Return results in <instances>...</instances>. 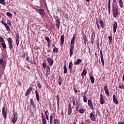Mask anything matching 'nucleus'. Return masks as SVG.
Segmentation results:
<instances>
[{
    "instance_id": "obj_1",
    "label": "nucleus",
    "mask_w": 124,
    "mask_h": 124,
    "mask_svg": "<svg viewBox=\"0 0 124 124\" xmlns=\"http://www.w3.org/2000/svg\"><path fill=\"white\" fill-rule=\"evenodd\" d=\"M74 41H75V36H73V37L71 41L70 48V57L71 58L72 55H73V49H74Z\"/></svg>"
},
{
    "instance_id": "obj_2",
    "label": "nucleus",
    "mask_w": 124,
    "mask_h": 124,
    "mask_svg": "<svg viewBox=\"0 0 124 124\" xmlns=\"http://www.w3.org/2000/svg\"><path fill=\"white\" fill-rule=\"evenodd\" d=\"M71 99L74 106H80V103L78 102L77 97H75V96H72Z\"/></svg>"
},
{
    "instance_id": "obj_3",
    "label": "nucleus",
    "mask_w": 124,
    "mask_h": 124,
    "mask_svg": "<svg viewBox=\"0 0 124 124\" xmlns=\"http://www.w3.org/2000/svg\"><path fill=\"white\" fill-rule=\"evenodd\" d=\"M112 15L113 17L116 18V17H117V16L119 15V9H118V8H117V7L112 6Z\"/></svg>"
},
{
    "instance_id": "obj_4",
    "label": "nucleus",
    "mask_w": 124,
    "mask_h": 124,
    "mask_svg": "<svg viewBox=\"0 0 124 124\" xmlns=\"http://www.w3.org/2000/svg\"><path fill=\"white\" fill-rule=\"evenodd\" d=\"M2 114L3 115V117L5 121L6 120V118H7V113H6V111L5 110V107H3L2 108Z\"/></svg>"
},
{
    "instance_id": "obj_5",
    "label": "nucleus",
    "mask_w": 124,
    "mask_h": 124,
    "mask_svg": "<svg viewBox=\"0 0 124 124\" xmlns=\"http://www.w3.org/2000/svg\"><path fill=\"white\" fill-rule=\"evenodd\" d=\"M0 64L2 67L5 68V66H6V62H5V61H4V59L3 58L0 59Z\"/></svg>"
},
{
    "instance_id": "obj_6",
    "label": "nucleus",
    "mask_w": 124,
    "mask_h": 124,
    "mask_svg": "<svg viewBox=\"0 0 124 124\" xmlns=\"http://www.w3.org/2000/svg\"><path fill=\"white\" fill-rule=\"evenodd\" d=\"M71 113H72V108H71V103H69L68 106V116H70L71 115Z\"/></svg>"
},
{
    "instance_id": "obj_7",
    "label": "nucleus",
    "mask_w": 124,
    "mask_h": 124,
    "mask_svg": "<svg viewBox=\"0 0 124 124\" xmlns=\"http://www.w3.org/2000/svg\"><path fill=\"white\" fill-rule=\"evenodd\" d=\"M89 118H90V120H91V121H93V122H95L96 117H95V115H94V114H93V113L91 112L90 113Z\"/></svg>"
},
{
    "instance_id": "obj_8",
    "label": "nucleus",
    "mask_w": 124,
    "mask_h": 124,
    "mask_svg": "<svg viewBox=\"0 0 124 124\" xmlns=\"http://www.w3.org/2000/svg\"><path fill=\"white\" fill-rule=\"evenodd\" d=\"M104 90L105 92V93L107 96H110V93H109V90H108V87L107 85H105L104 88Z\"/></svg>"
},
{
    "instance_id": "obj_9",
    "label": "nucleus",
    "mask_w": 124,
    "mask_h": 124,
    "mask_svg": "<svg viewBox=\"0 0 124 124\" xmlns=\"http://www.w3.org/2000/svg\"><path fill=\"white\" fill-rule=\"evenodd\" d=\"M46 61L48 62L49 66H52L53 65V64L54 63V60H53V59L50 58H48L46 59Z\"/></svg>"
},
{
    "instance_id": "obj_10",
    "label": "nucleus",
    "mask_w": 124,
    "mask_h": 124,
    "mask_svg": "<svg viewBox=\"0 0 124 124\" xmlns=\"http://www.w3.org/2000/svg\"><path fill=\"white\" fill-rule=\"evenodd\" d=\"M88 105L89 106L91 110H93V102L91 100H88Z\"/></svg>"
},
{
    "instance_id": "obj_11",
    "label": "nucleus",
    "mask_w": 124,
    "mask_h": 124,
    "mask_svg": "<svg viewBox=\"0 0 124 124\" xmlns=\"http://www.w3.org/2000/svg\"><path fill=\"white\" fill-rule=\"evenodd\" d=\"M108 15H110V13H111V0H108Z\"/></svg>"
},
{
    "instance_id": "obj_12",
    "label": "nucleus",
    "mask_w": 124,
    "mask_h": 124,
    "mask_svg": "<svg viewBox=\"0 0 124 124\" xmlns=\"http://www.w3.org/2000/svg\"><path fill=\"white\" fill-rule=\"evenodd\" d=\"M49 75H50V66L47 65L46 66V77H48V76H49Z\"/></svg>"
},
{
    "instance_id": "obj_13",
    "label": "nucleus",
    "mask_w": 124,
    "mask_h": 124,
    "mask_svg": "<svg viewBox=\"0 0 124 124\" xmlns=\"http://www.w3.org/2000/svg\"><path fill=\"white\" fill-rule=\"evenodd\" d=\"M32 91V87H30L27 91L25 92V95L26 96H28L31 93V91Z\"/></svg>"
},
{
    "instance_id": "obj_14",
    "label": "nucleus",
    "mask_w": 124,
    "mask_h": 124,
    "mask_svg": "<svg viewBox=\"0 0 124 124\" xmlns=\"http://www.w3.org/2000/svg\"><path fill=\"white\" fill-rule=\"evenodd\" d=\"M73 68V63L72 62H70L69 63V66H68L69 70L70 73L72 72Z\"/></svg>"
},
{
    "instance_id": "obj_15",
    "label": "nucleus",
    "mask_w": 124,
    "mask_h": 124,
    "mask_svg": "<svg viewBox=\"0 0 124 124\" xmlns=\"http://www.w3.org/2000/svg\"><path fill=\"white\" fill-rule=\"evenodd\" d=\"M95 38V33L94 32H92V35L91 36V43L92 44H93V43L94 42V40Z\"/></svg>"
},
{
    "instance_id": "obj_16",
    "label": "nucleus",
    "mask_w": 124,
    "mask_h": 124,
    "mask_svg": "<svg viewBox=\"0 0 124 124\" xmlns=\"http://www.w3.org/2000/svg\"><path fill=\"white\" fill-rule=\"evenodd\" d=\"M16 41L17 46H19V42H20V37H19V35L17 34L16 36Z\"/></svg>"
},
{
    "instance_id": "obj_17",
    "label": "nucleus",
    "mask_w": 124,
    "mask_h": 124,
    "mask_svg": "<svg viewBox=\"0 0 124 124\" xmlns=\"http://www.w3.org/2000/svg\"><path fill=\"white\" fill-rule=\"evenodd\" d=\"M38 13L40 14V15H41V16H44V15H45V12L44 11V9L42 8L39 9Z\"/></svg>"
},
{
    "instance_id": "obj_18",
    "label": "nucleus",
    "mask_w": 124,
    "mask_h": 124,
    "mask_svg": "<svg viewBox=\"0 0 124 124\" xmlns=\"http://www.w3.org/2000/svg\"><path fill=\"white\" fill-rule=\"evenodd\" d=\"M35 93L36 100L38 102H39V99H40L39 93H38V92L36 90L35 91Z\"/></svg>"
},
{
    "instance_id": "obj_19",
    "label": "nucleus",
    "mask_w": 124,
    "mask_h": 124,
    "mask_svg": "<svg viewBox=\"0 0 124 124\" xmlns=\"http://www.w3.org/2000/svg\"><path fill=\"white\" fill-rule=\"evenodd\" d=\"M56 100H57V106H58V108L59 109V107H60V95L58 94L56 96Z\"/></svg>"
},
{
    "instance_id": "obj_20",
    "label": "nucleus",
    "mask_w": 124,
    "mask_h": 124,
    "mask_svg": "<svg viewBox=\"0 0 124 124\" xmlns=\"http://www.w3.org/2000/svg\"><path fill=\"white\" fill-rule=\"evenodd\" d=\"M113 101L115 104H119V101H118V99L116 98L115 94L113 95Z\"/></svg>"
},
{
    "instance_id": "obj_21",
    "label": "nucleus",
    "mask_w": 124,
    "mask_h": 124,
    "mask_svg": "<svg viewBox=\"0 0 124 124\" xmlns=\"http://www.w3.org/2000/svg\"><path fill=\"white\" fill-rule=\"evenodd\" d=\"M55 24H56V26L57 29H59L60 24H61V21H60V20L56 19V21H55Z\"/></svg>"
},
{
    "instance_id": "obj_22",
    "label": "nucleus",
    "mask_w": 124,
    "mask_h": 124,
    "mask_svg": "<svg viewBox=\"0 0 124 124\" xmlns=\"http://www.w3.org/2000/svg\"><path fill=\"white\" fill-rule=\"evenodd\" d=\"M100 102L101 104H104V102H105V101H104V98H103V96L102 95V94H100Z\"/></svg>"
},
{
    "instance_id": "obj_23",
    "label": "nucleus",
    "mask_w": 124,
    "mask_h": 124,
    "mask_svg": "<svg viewBox=\"0 0 124 124\" xmlns=\"http://www.w3.org/2000/svg\"><path fill=\"white\" fill-rule=\"evenodd\" d=\"M30 103L31 105L32 106V107H33V108H35L36 107V106L35 105V104H34V101H33V99H30Z\"/></svg>"
},
{
    "instance_id": "obj_24",
    "label": "nucleus",
    "mask_w": 124,
    "mask_h": 124,
    "mask_svg": "<svg viewBox=\"0 0 124 124\" xmlns=\"http://www.w3.org/2000/svg\"><path fill=\"white\" fill-rule=\"evenodd\" d=\"M60 40L61 41L62 45H63V43L64 42V35H61Z\"/></svg>"
},
{
    "instance_id": "obj_25",
    "label": "nucleus",
    "mask_w": 124,
    "mask_h": 124,
    "mask_svg": "<svg viewBox=\"0 0 124 124\" xmlns=\"http://www.w3.org/2000/svg\"><path fill=\"white\" fill-rule=\"evenodd\" d=\"M81 75L83 76L82 78H84V76L87 75V70L86 68H84L83 71L81 73Z\"/></svg>"
},
{
    "instance_id": "obj_26",
    "label": "nucleus",
    "mask_w": 124,
    "mask_h": 124,
    "mask_svg": "<svg viewBox=\"0 0 124 124\" xmlns=\"http://www.w3.org/2000/svg\"><path fill=\"white\" fill-rule=\"evenodd\" d=\"M82 62V60L78 59L77 61L74 63L75 65H77L79 64Z\"/></svg>"
},
{
    "instance_id": "obj_27",
    "label": "nucleus",
    "mask_w": 124,
    "mask_h": 124,
    "mask_svg": "<svg viewBox=\"0 0 124 124\" xmlns=\"http://www.w3.org/2000/svg\"><path fill=\"white\" fill-rule=\"evenodd\" d=\"M117 26H118V23L117 22H114L113 24V31H117Z\"/></svg>"
},
{
    "instance_id": "obj_28",
    "label": "nucleus",
    "mask_w": 124,
    "mask_h": 124,
    "mask_svg": "<svg viewBox=\"0 0 124 124\" xmlns=\"http://www.w3.org/2000/svg\"><path fill=\"white\" fill-rule=\"evenodd\" d=\"M83 41L85 45H86L87 44V36L85 34H83Z\"/></svg>"
},
{
    "instance_id": "obj_29",
    "label": "nucleus",
    "mask_w": 124,
    "mask_h": 124,
    "mask_svg": "<svg viewBox=\"0 0 124 124\" xmlns=\"http://www.w3.org/2000/svg\"><path fill=\"white\" fill-rule=\"evenodd\" d=\"M26 61L28 62H30V63H32L31 60V58L29 56H27L26 58Z\"/></svg>"
},
{
    "instance_id": "obj_30",
    "label": "nucleus",
    "mask_w": 124,
    "mask_h": 124,
    "mask_svg": "<svg viewBox=\"0 0 124 124\" xmlns=\"http://www.w3.org/2000/svg\"><path fill=\"white\" fill-rule=\"evenodd\" d=\"M62 78L61 77V76H59V78L58 81V84L59 85V86H61L62 85Z\"/></svg>"
},
{
    "instance_id": "obj_31",
    "label": "nucleus",
    "mask_w": 124,
    "mask_h": 124,
    "mask_svg": "<svg viewBox=\"0 0 124 124\" xmlns=\"http://www.w3.org/2000/svg\"><path fill=\"white\" fill-rule=\"evenodd\" d=\"M63 70H64V74H66V73H67V67H66V65L63 66Z\"/></svg>"
},
{
    "instance_id": "obj_32",
    "label": "nucleus",
    "mask_w": 124,
    "mask_h": 124,
    "mask_svg": "<svg viewBox=\"0 0 124 124\" xmlns=\"http://www.w3.org/2000/svg\"><path fill=\"white\" fill-rule=\"evenodd\" d=\"M90 80H91V81L92 83V84L94 83V78L93 77V76H91L90 77Z\"/></svg>"
},
{
    "instance_id": "obj_33",
    "label": "nucleus",
    "mask_w": 124,
    "mask_h": 124,
    "mask_svg": "<svg viewBox=\"0 0 124 124\" xmlns=\"http://www.w3.org/2000/svg\"><path fill=\"white\" fill-rule=\"evenodd\" d=\"M119 5H120V7H121V8H123V7H124V5L123 4V1L122 0H119Z\"/></svg>"
},
{
    "instance_id": "obj_34",
    "label": "nucleus",
    "mask_w": 124,
    "mask_h": 124,
    "mask_svg": "<svg viewBox=\"0 0 124 124\" xmlns=\"http://www.w3.org/2000/svg\"><path fill=\"white\" fill-rule=\"evenodd\" d=\"M42 121L43 124H47V121L46 120V118H45V117L42 118Z\"/></svg>"
},
{
    "instance_id": "obj_35",
    "label": "nucleus",
    "mask_w": 124,
    "mask_h": 124,
    "mask_svg": "<svg viewBox=\"0 0 124 124\" xmlns=\"http://www.w3.org/2000/svg\"><path fill=\"white\" fill-rule=\"evenodd\" d=\"M108 42L109 43H112L113 42V40L111 36H108Z\"/></svg>"
},
{
    "instance_id": "obj_36",
    "label": "nucleus",
    "mask_w": 124,
    "mask_h": 124,
    "mask_svg": "<svg viewBox=\"0 0 124 124\" xmlns=\"http://www.w3.org/2000/svg\"><path fill=\"white\" fill-rule=\"evenodd\" d=\"M17 118L14 117L13 119L12 120V122L13 124H16V122H17Z\"/></svg>"
},
{
    "instance_id": "obj_37",
    "label": "nucleus",
    "mask_w": 124,
    "mask_h": 124,
    "mask_svg": "<svg viewBox=\"0 0 124 124\" xmlns=\"http://www.w3.org/2000/svg\"><path fill=\"white\" fill-rule=\"evenodd\" d=\"M53 122L54 124H60V120L58 119H54Z\"/></svg>"
},
{
    "instance_id": "obj_38",
    "label": "nucleus",
    "mask_w": 124,
    "mask_h": 124,
    "mask_svg": "<svg viewBox=\"0 0 124 124\" xmlns=\"http://www.w3.org/2000/svg\"><path fill=\"white\" fill-rule=\"evenodd\" d=\"M83 99L84 102H85V103H86V102H87V101H88V99L87 98V96H86V95H84L83 96Z\"/></svg>"
},
{
    "instance_id": "obj_39",
    "label": "nucleus",
    "mask_w": 124,
    "mask_h": 124,
    "mask_svg": "<svg viewBox=\"0 0 124 124\" xmlns=\"http://www.w3.org/2000/svg\"><path fill=\"white\" fill-rule=\"evenodd\" d=\"M9 48L11 50V49H13V44L12 43H9Z\"/></svg>"
},
{
    "instance_id": "obj_40",
    "label": "nucleus",
    "mask_w": 124,
    "mask_h": 124,
    "mask_svg": "<svg viewBox=\"0 0 124 124\" xmlns=\"http://www.w3.org/2000/svg\"><path fill=\"white\" fill-rule=\"evenodd\" d=\"M78 112L80 113V114H84L85 110L83 108H80L78 110Z\"/></svg>"
},
{
    "instance_id": "obj_41",
    "label": "nucleus",
    "mask_w": 124,
    "mask_h": 124,
    "mask_svg": "<svg viewBox=\"0 0 124 124\" xmlns=\"http://www.w3.org/2000/svg\"><path fill=\"white\" fill-rule=\"evenodd\" d=\"M0 3L3 5H5V0H0Z\"/></svg>"
},
{
    "instance_id": "obj_42",
    "label": "nucleus",
    "mask_w": 124,
    "mask_h": 124,
    "mask_svg": "<svg viewBox=\"0 0 124 124\" xmlns=\"http://www.w3.org/2000/svg\"><path fill=\"white\" fill-rule=\"evenodd\" d=\"M53 51L54 53H58V52H59V48L57 47H54L53 49Z\"/></svg>"
},
{
    "instance_id": "obj_43",
    "label": "nucleus",
    "mask_w": 124,
    "mask_h": 124,
    "mask_svg": "<svg viewBox=\"0 0 124 124\" xmlns=\"http://www.w3.org/2000/svg\"><path fill=\"white\" fill-rule=\"evenodd\" d=\"M42 66L45 70V69H46V67H47V64L46 63H43Z\"/></svg>"
},
{
    "instance_id": "obj_44",
    "label": "nucleus",
    "mask_w": 124,
    "mask_h": 124,
    "mask_svg": "<svg viewBox=\"0 0 124 124\" xmlns=\"http://www.w3.org/2000/svg\"><path fill=\"white\" fill-rule=\"evenodd\" d=\"M45 39L46 40L47 43H50V42H51V40H50V38H49V37H46Z\"/></svg>"
},
{
    "instance_id": "obj_45",
    "label": "nucleus",
    "mask_w": 124,
    "mask_h": 124,
    "mask_svg": "<svg viewBox=\"0 0 124 124\" xmlns=\"http://www.w3.org/2000/svg\"><path fill=\"white\" fill-rule=\"evenodd\" d=\"M100 58L101 60H103V55L102 54V50L101 49L100 50Z\"/></svg>"
},
{
    "instance_id": "obj_46",
    "label": "nucleus",
    "mask_w": 124,
    "mask_h": 124,
    "mask_svg": "<svg viewBox=\"0 0 124 124\" xmlns=\"http://www.w3.org/2000/svg\"><path fill=\"white\" fill-rule=\"evenodd\" d=\"M1 45L3 49H6V45L5 44V43H2Z\"/></svg>"
},
{
    "instance_id": "obj_47",
    "label": "nucleus",
    "mask_w": 124,
    "mask_h": 124,
    "mask_svg": "<svg viewBox=\"0 0 124 124\" xmlns=\"http://www.w3.org/2000/svg\"><path fill=\"white\" fill-rule=\"evenodd\" d=\"M37 87L38 89H42V85H41V83H40V82L37 83Z\"/></svg>"
},
{
    "instance_id": "obj_48",
    "label": "nucleus",
    "mask_w": 124,
    "mask_h": 124,
    "mask_svg": "<svg viewBox=\"0 0 124 124\" xmlns=\"http://www.w3.org/2000/svg\"><path fill=\"white\" fill-rule=\"evenodd\" d=\"M99 22L100 25L102 26V28H103V27H104V22H103V21L102 20H100Z\"/></svg>"
},
{
    "instance_id": "obj_49",
    "label": "nucleus",
    "mask_w": 124,
    "mask_h": 124,
    "mask_svg": "<svg viewBox=\"0 0 124 124\" xmlns=\"http://www.w3.org/2000/svg\"><path fill=\"white\" fill-rule=\"evenodd\" d=\"M97 115L99 116V117H102V114H101V113H100V111L99 110L97 111Z\"/></svg>"
},
{
    "instance_id": "obj_50",
    "label": "nucleus",
    "mask_w": 124,
    "mask_h": 124,
    "mask_svg": "<svg viewBox=\"0 0 124 124\" xmlns=\"http://www.w3.org/2000/svg\"><path fill=\"white\" fill-rule=\"evenodd\" d=\"M7 40H8V42L9 43H12V39H11V37L8 38V39H7Z\"/></svg>"
},
{
    "instance_id": "obj_51",
    "label": "nucleus",
    "mask_w": 124,
    "mask_h": 124,
    "mask_svg": "<svg viewBox=\"0 0 124 124\" xmlns=\"http://www.w3.org/2000/svg\"><path fill=\"white\" fill-rule=\"evenodd\" d=\"M76 111H77V112L78 113V112H79V106H76Z\"/></svg>"
},
{
    "instance_id": "obj_52",
    "label": "nucleus",
    "mask_w": 124,
    "mask_h": 124,
    "mask_svg": "<svg viewBox=\"0 0 124 124\" xmlns=\"http://www.w3.org/2000/svg\"><path fill=\"white\" fill-rule=\"evenodd\" d=\"M96 45H97V47L99 48V40H97Z\"/></svg>"
},
{
    "instance_id": "obj_53",
    "label": "nucleus",
    "mask_w": 124,
    "mask_h": 124,
    "mask_svg": "<svg viewBox=\"0 0 124 124\" xmlns=\"http://www.w3.org/2000/svg\"><path fill=\"white\" fill-rule=\"evenodd\" d=\"M7 15L9 16V17H11L12 16V14H11L10 12H7Z\"/></svg>"
},
{
    "instance_id": "obj_54",
    "label": "nucleus",
    "mask_w": 124,
    "mask_h": 124,
    "mask_svg": "<svg viewBox=\"0 0 124 124\" xmlns=\"http://www.w3.org/2000/svg\"><path fill=\"white\" fill-rule=\"evenodd\" d=\"M7 31H10V29L9 28V26H8V25H6L5 26Z\"/></svg>"
},
{
    "instance_id": "obj_55",
    "label": "nucleus",
    "mask_w": 124,
    "mask_h": 124,
    "mask_svg": "<svg viewBox=\"0 0 124 124\" xmlns=\"http://www.w3.org/2000/svg\"><path fill=\"white\" fill-rule=\"evenodd\" d=\"M18 117V114L17 113V112H15L14 113V118H17Z\"/></svg>"
},
{
    "instance_id": "obj_56",
    "label": "nucleus",
    "mask_w": 124,
    "mask_h": 124,
    "mask_svg": "<svg viewBox=\"0 0 124 124\" xmlns=\"http://www.w3.org/2000/svg\"><path fill=\"white\" fill-rule=\"evenodd\" d=\"M7 24H8V25H9V26H11V22H10V20H8L7 21Z\"/></svg>"
},
{
    "instance_id": "obj_57",
    "label": "nucleus",
    "mask_w": 124,
    "mask_h": 124,
    "mask_svg": "<svg viewBox=\"0 0 124 124\" xmlns=\"http://www.w3.org/2000/svg\"><path fill=\"white\" fill-rule=\"evenodd\" d=\"M1 24H2L3 25H4L5 26H6L7 25V23H6L4 21H1Z\"/></svg>"
},
{
    "instance_id": "obj_58",
    "label": "nucleus",
    "mask_w": 124,
    "mask_h": 124,
    "mask_svg": "<svg viewBox=\"0 0 124 124\" xmlns=\"http://www.w3.org/2000/svg\"><path fill=\"white\" fill-rule=\"evenodd\" d=\"M96 24L97 25L98 29H99L100 28V26H99V24H98V21H96Z\"/></svg>"
},
{
    "instance_id": "obj_59",
    "label": "nucleus",
    "mask_w": 124,
    "mask_h": 124,
    "mask_svg": "<svg viewBox=\"0 0 124 124\" xmlns=\"http://www.w3.org/2000/svg\"><path fill=\"white\" fill-rule=\"evenodd\" d=\"M45 114L46 115H49V111H48V110H46L45 112Z\"/></svg>"
},
{
    "instance_id": "obj_60",
    "label": "nucleus",
    "mask_w": 124,
    "mask_h": 124,
    "mask_svg": "<svg viewBox=\"0 0 124 124\" xmlns=\"http://www.w3.org/2000/svg\"><path fill=\"white\" fill-rule=\"evenodd\" d=\"M119 89H124V85H119Z\"/></svg>"
},
{
    "instance_id": "obj_61",
    "label": "nucleus",
    "mask_w": 124,
    "mask_h": 124,
    "mask_svg": "<svg viewBox=\"0 0 124 124\" xmlns=\"http://www.w3.org/2000/svg\"><path fill=\"white\" fill-rule=\"evenodd\" d=\"M0 42H3L4 41V40L3 38L1 37H0Z\"/></svg>"
},
{
    "instance_id": "obj_62",
    "label": "nucleus",
    "mask_w": 124,
    "mask_h": 124,
    "mask_svg": "<svg viewBox=\"0 0 124 124\" xmlns=\"http://www.w3.org/2000/svg\"><path fill=\"white\" fill-rule=\"evenodd\" d=\"M102 63V65L104 66L105 63H104V59H101Z\"/></svg>"
},
{
    "instance_id": "obj_63",
    "label": "nucleus",
    "mask_w": 124,
    "mask_h": 124,
    "mask_svg": "<svg viewBox=\"0 0 124 124\" xmlns=\"http://www.w3.org/2000/svg\"><path fill=\"white\" fill-rule=\"evenodd\" d=\"M49 121H53V116H52V115L50 116Z\"/></svg>"
},
{
    "instance_id": "obj_64",
    "label": "nucleus",
    "mask_w": 124,
    "mask_h": 124,
    "mask_svg": "<svg viewBox=\"0 0 124 124\" xmlns=\"http://www.w3.org/2000/svg\"><path fill=\"white\" fill-rule=\"evenodd\" d=\"M29 111H30V113H31V114L33 113V112H32V109H31V108H30L29 109Z\"/></svg>"
}]
</instances>
